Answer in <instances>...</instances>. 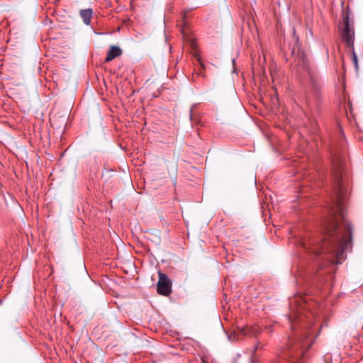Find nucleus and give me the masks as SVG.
I'll return each instance as SVG.
<instances>
[{"label": "nucleus", "instance_id": "nucleus-1", "mask_svg": "<svg viewBox=\"0 0 363 363\" xmlns=\"http://www.w3.org/2000/svg\"><path fill=\"white\" fill-rule=\"evenodd\" d=\"M326 234L321 242L309 240L302 242V247L308 253L318 256L320 254H330L335 257L336 264L342 262L345 251L350 246L352 241V228L350 222L343 218L340 222L336 220L331 221L326 227Z\"/></svg>", "mask_w": 363, "mask_h": 363}, {"label": "nucleus", "instance_id": "nucleus-2", "mask_svg": "<svg viewBox=\"0 0 363 363\" xmlns=\"http://www.w3.org/2000/svg\"><path fill=\"white\" fill-rule=\"evenodd\" d=\"M342 40L350 49H353L354 42V23L351 13L347 11L343 14L342 22L339 26Z\"/></svg>", "mask_w": 363, "mask_h": 363}, {"label": "nucleus", "instance_id": "nucleus-3", "mask_svg": "<svg viewBox=\"0 0 363 363\" xmlns=\"http://www.w3.org/2000/svg\"><path fill=\"white\" fill-rule=\"evenodd\" d=\"M342 162L333 161V168L332 169V176L334 185L333 191L334 194H336L339 202H340L342 195L345 194L344 189L342 186Z\"/></svg>", "mask_w": 363, "mask_h": 363}, {"label": "nucleus", "instance_id": "nucleus-4", "mask_svg": "<svg viewBox=\"0 0 363 363\" xmlns=\"http://www.w3.org/2000/svg\"><path fill=\"white\" fill-rule=\"evenodd\" d=\"M303 354V349L298 342H288L287 347L283 352L284 358L291 359L288 363H300L299 361Z\"/></svg>", "mask_w": 363, "mask_h": 363}, {"label": "nucleus", "instance_id": "nucleus-5", "mask_svg": "<svg viewBox=\"0 0 363 363\" xmlns=\"http://www.w3.org/2000/svg\"><path fill=\"white\" fill-rule=\"evenodd\" d=\"M303 70L307 72L308 74L311 78V83L315 94L318 96L320 91V86L316 82L315 73L313 67L311 66L308 59L306 56L301 57V63L300 65Z\"/></svg>", "mask_w": 363, "mask_h": 363}, {"label": "nucleus", "instance_id": "nucleus-6", "mask_svg": "<svg viewBox=\"0 0 363 363\" xmlns=\"http://www.w3.org/2000/svg\"><path fill=\"white\" fill-rule=\"evenodd\" d=\"M171 282L166 274L159 272L157 282V292L163 296H168L171 293Z\"/></svg>", "mask_w": 363, "mask_h": 363}, {"label": "nucleus", "instance_id": "nucleus-7", "mask_svg": "<svg viewBox=\"0 0 363 363\" xmlns=\"http://www.w3.org/2000/svg\"><path fill=\"white\" fill-rule=\"evenodd\" d=\"M261 332L259 326L255 325H246L240 329V333L244 335L245 337L252 338L258 337V334Z\"/></svg>", "mask_w": 363, "mask_h": 363}, {"label": "nucleus", "instance_id": "nucleus-8", "mask_svg": "<svg viewBox=\"0 0 363 363\" xmlns=\"http://www.w3.org/2000/svg\"><path fill=\"white\" fill-rule=\"evenodd\" d=\"M122 54V50L118 46H111L107 53V56L105 59L106 62H108L114 60L116 57L120 56Z\"/></svg>", "mask_w": 363, "mask_h": 363}, {"label": "nucleus", "instance_id": "nucleus-9", "mask_svg": "<svg viewBox=\"0 0 363 363\" xmlns=\"http://www.w3.org/2000/svg\"><path fill=\"white\" fill-rule=\"evenodd\" d=\"M79 15L85 25L89 26L91 24V20L93 16V10L91 9H81Z\"/></svg>", "mask_w": 363, "mask_h": 363}, {"label": "nucleus", "instance_id": "nucleus-10", "mask_svg": "<svg viewBox=\"0 0 363 363\" xmlns=\"http://www.w3.org/2000/svg\"><path fill=\"white\" fill-rule=\"evenodd\" d=\"M259 347V344H257L256 346L253 347V350H252V354H251L250 363H257V354H256L255 352L258 350Z\"/></svg>", "mask_w": 363, "mask_h": 363}, {"label": "nucleus", "instance_id": "nucleus-11", "mask_svg": "<svg viewBox=\"0 0 363 363\" xmlns=\"http://www.w3.org/2000/svg\"><path fill=\"white\" fill-rule=\"evenodd\" d=\"M351 50H352V61H353L354 65L356 68H357V67H358L357 56L354 52V48H353V49H351Z\"/></svg>", "mask_w": 363, "mask_h": 363}, {"label": "nucleus", "instance_id": "nucleus-12", "mask_svg": "<svg viewBox=\"0 0 363 363\" xmlns=\"http://www.w3.org/2000/svg\"><path fill=\"white\" fill-rule=\"evenodd\" d=\"M335 203H336V206H337V208H336V211H338L339 208H341V206L343 203V200H344V194L342 195V198H341V201L340 202L338 201V199H337V197L336 196V194H335Z\"/></svg>", "mask_w": 363, "mask_h": 363}, {"label": "nucleus", "instance_id": "nucleus-13", "mask_svg": "<svg viewBox=\"0 0 363 363\" xmlns=\"http://www.w3.org/2000/svg\"><path fill=\"white\" fill-rule=\"evenodd\" d=\"M198 61H199V62L200 63V65H201L202 67H204V66H203V63H202V62H201V58H200V57H199V58H198Z\"/></svg>", "mask_w": 363, "mask_h": 363}, {"label": "nucleus", "instance_id": "nucleus-14", "mask_svg": "<svg viewBox=\"0 0 363 363\" xmlns=\"http://www.w3.org/2000/svg\"><path fill=\"white\" fill-rule=\"evenodd\" d=\"M203 363H206L205 361H203Z\"/></svg>", "mask_w": 363, "mask_h": 363}]
</instances>
